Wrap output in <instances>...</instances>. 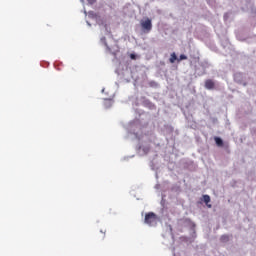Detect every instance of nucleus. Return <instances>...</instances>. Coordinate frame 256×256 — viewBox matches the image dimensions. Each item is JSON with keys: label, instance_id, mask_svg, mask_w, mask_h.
<instances>
[{"label": "nucleus", "instance_id": "11", "mask_svg": "<svg viewBox=\"0 0 256 256\" xmlns=\"http://www.w3.org/2000/svg\"><path fill=\"white\" fill-rule=\"evenodd\" d=\"M101 233H106V230H104V231H103V230H101Z\"/></svg>", "mask_w": 256, "mask_h": 256}, {"label": "nucleus", "instance_id": "2", "mask_svg": "<svg viewBox=\"0 0 256 256\" xmlns=\"http://www.w3.org/2000/svg\"><path fill=\"white\" fill-rule=\"evenodd\" d=\"M140 25L142 29H144V31H147V33H149L151 29H153V24L151 23V19L149 18H147L146 20H141Z\"/></svg>", "mask_w": 256, "mask_h": 256}, {"label": "nucleus", "instance_id": "7", "mask_svg": "<svg viewBox=\"0 0 256 256\" xmlns=\"http://www.w3.org/2000/svg\"><path fill=\"white\" fill-rule=\"evenodd\" d=\"M220 241H221L222 243H227V242L229 241V235H223V236H221Z\"/></svg>", "mask_w": 256, "mask_h": 256}, {"label": "nucleus", "instance_id": "6", "mask_svg": "<svg viewBox=\"0 0 256 256\" xmlns=\"http://www.w3.org/2000/svg\"><path fill=\"white\" fill-rule=\"evenodd\" d=\"M215 143L218 147H223V140L219 137H215Z\"/></svg>", "mask_w": 256, "mask_h": 256}, {"label": "nucleus", "instance_id": "10", "mask_svg": "<svg viewBox=\"0 0 256 256\" xmlns=\"http://www.w3.org/2000/svg\"><path fill=\"white\" fill-rule=\"evenodd\" d=\"M88 3H89L90 5H93L94 3H97V0H88Z\"/></svg>", "mask_w": 256, "mask_h": 256}, {"label": "nucleus", "instance_id": "8", "mask_svg": "<svg viewBox=\"0 0 256 256\" xmlns=\"http://www.w3.org/2000/svg\"><path fill=\"white\" fill-rule=\"evenodd\" d=\"M185 60H187V56H185V54H181L179 59H178V62L179 61H185Z\"/></svg>", "mask_w": 256, "mask_h": 256}, {"label": "nucleus", "instance_id": "4", "mask_svg": "<svg viewBox=\"0 0 256 256\" xmlns=\"http://www.w3.org/2000/svg\"><path fill=\"white\" fill-rule=\"evenodd\" d=\"M203 201L207 205V207L211 209L212 206L211 204H209L211 203V197L209 195H203Z\"/></svg>", "mask_w": 256, "mask_h": 256}, {"label": "nucleus", "instance_id": "9", "mask_svg": "<svg viewBox=\"0 0 256 256\" xmlns=\"http://www.w3.org/2000/svg\"><path fill=\"white\" fill-rule=\"evenodd\" d=\"M130 59H132L133 61H135V59H137V55H135V54H130Z\"/></svg>", "mask_w": 256, "mask_h": 256}, {"label": "nucleus", "instance_id": "3", "mask_svg": "<svg viewBox=\"0 0 256 256\" xmlns=\"http://www.w3.org/2000/svg\"><path fill=\"white\" fill-rule=\"evenodd\" d=\"M205 89L211 90L215 89V81L212 79H207L204 84Z\"/></svg>", "mask_w": 256, "mask_h": 256}, {"label": "nucleus", "instance_id": "1", "mask_svg": "<svg viewBox=\"0 0 256 256\" xmlns=\"http://www.w3.org/2000/svg\"><path fill=\"white\" fill-rule=\"evenodd\" d=\"M144 223L153 227V225H157V214L153 212H149L145 215Z\"/></svg>", "mask_w": 256, "mask_h": 256}, {"label": "nucleus", "instance_id": "5", "mask_svg": "<svg viewBox=\"0 0 256 256\" xmlns=\"http://www.w3.org/2000/svg\"><path fill=\"white\" fill-rule=\"evenodd\" d=\"M169 61H170V63H175V61H178L177 54H175V52H173L171 54V57H170Z\"/></svg>", "mask_w": 256, "mask_h": 256}]
</instances>
